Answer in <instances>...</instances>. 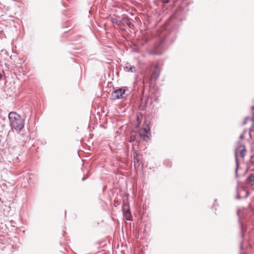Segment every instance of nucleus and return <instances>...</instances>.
I'll return each mask as SVG.
<instances>
[{
	"mask_svg": "<svg viewBox=\"0 0 254 254\" xmlns=\"http://www.w3.org/2000/svg\"><path fill=\"white\" fill-rule=\"evenodd\" d=\"M9 125L12 129L21 131L24 127V120L16 112H10L8 115Z\"/></svg>",
	"mask_w": 254,
	"mask_h": 254,
	"instance_id": "obj_1",
	"label": "nucleus"
},
{
	"mask_svg": "<svg viewBox=\"0 0 254 254\" xmlns=\"http://www.w3.org/2000/svg\"><path fill=\"white\" fill-rule=\"evenodd\" d=\"M138 133L140 138H142L144 140L146 141L149 140L151 134L148 125L144 123L143 124L142 128L139 130Z\"/></svg>",
	"mask_w": 254,
	"mask_h": 254,
	"instance_id": "obj_2",
	"label": "nucleus"
},
{
	"mask_svg": "<svg viewBox=\"0 0 254 254\" xmlns=\"http://www.w3.org/2000/svg\"><path fill=\"white\" fill-rule=\"evenodd\" d=\"M126 90L124 89H119L114 91L112 94V98L113 100H117L123 98L125 97Z\"/></svg>",
	"mask_w": 254,
	"mask_h": 254,
	"instance_id": "obj_3",
	"label": "nucleus"
},
{
	"mask_svg": "<svg viewBox=\"0 0 254 254\" xmlns=\"http://www.w3.org/2000/svg\"><path fill=\"white\" fill-rule=\"evenodd\" d=\"M123 211L124 215L127 220H130L131 217V215L130 212L129 205L127 204H124L123 205Z\"/></svg>",
	"mask_w": 254,
	"mask_h": 254,
	"instance_id": "obj_4",
	"label": "nucleus"
},
{
	"mask_svg": "<svg viewBox=\"0 0 254 254\" xmlns=\"http://www.w3.org/2000/svg\"><path fill=\"white\" fill-rule=\"evenodd\" d=\"M246 152V150L245 148V147L244 146L241 145L239 146V147L237 149V150L235 151V155L237 157L239 154H240V156L244 158L245 156Z\"/></svg>",
	"mask_w": 254,
	"mask_h": 254,
	"instance_id": "obj_5",
	"label": "nucleus"
},
{
	"mask_svg": "<svg viewBox=\"0 0 254 254\" xmlns=\"http://www.w3.org/2000/svg\"><path fill=\"white\" fill-rule=\"evenodd\" d=\"M153 67L154 68V69L151 74L150 79L155 80L157 79L159 75L160 70L157 65H154Z\"/></svg>",
	"mask_w": 254,
	"mask_h": 254,
	"instance_id": "obj_6",
	"label": "nucleus"
},
{
	"mask_svg": "<svg viewBox=\"0 0 254 254\" xmlns=\"http://www.w3.org/2000/svg\"><path fill=\"white\" fill-rule=\"evenodd\" d=\"M246 183L248 185L253 186L254 184V175L252 174L249 176L246 180Z\"/></svg>",
	"mask_w": 254,
	"mask_h": 254,
	"instance_id": "obj_7",
	"label": "nucleus"
},
{
	"mask_svg": "<svg viewBox=\"0 0 254 254\" xmlns=\"http://www.w3.org/2000/svg\"><path fill=\"white\" fill-rule=\"evenodd\" d=\"M137 157H138V154L136 152H134L133 153V157H134V162L135 163L136 162V163H138V159H137Z\"/></svg>",
	"mask_w": 254,
	"mask_h": 254,
	"instance_id": "obj_8",
	"label": "nucleus"
},
{
	"mask_svg": "<svg viewBox=\"0 0 254 254\" xmlns=\"http://www.w3.org/2000/svg\"><path fill=\"white\" fill-rule=\"evenodd\" d=\"M136 139V135L134 134L131 135L129 139L130 142H133Z\"/></svg>",
	"mask_w": 254,
	"mask_h": 254,
	"instance_id": "obj_9",
	"label": "nucleus"
},
{
	"mask_svg": "<svg viewBox=\"0 0 254 254\" xmlns=\"http://www.w3.org/2000/svg\"><path fill=\"white\" fill-rule=\"evenodd\" d=\"M112 22L114 23H116L119 25H120L121 24V23H122V22L121 21L118 20L116 18L112 19Z\"/></svg>",
	"mask_w": 254,
	"mask_h": 254,
	"instance_id": "obj_10",
	"label": "nucleus"
},
{
	"mask_svg": "<svg viewBox=\"0 0 254 254\" xmlns=\"http://www.w3.org/2000/svg\"><path fill=\"white\" fill-rule=\"evenodd\" d=\"M249 134L250 137L254 139V129L250 130Z\"/></svg>",
	"mask_w": 254,
	"mask_h": 254,
	"instance_id": "obj_11",
	"label": "nucleus"
},
{
	"mask_svg": "<svg viewBox=\"0 0 254 254\" xmlns=\"http://www.w3.org/2000/svg\"><path fill=\"white\" fill-rule=\"evenodd\" d=\"M126 68L127 69V71H130L131 72H133V69H134L133 66H127Z\"/></svg>",
	"mask_w": 254,
	"mask_h": 254,
	"instance_id": "obj_12",
	"label": "nucleus"
},
{
	"mask_svg": "<svg viewBox=\"0 0 254 254\" xmlns=\"http://www.w3.org/2000/svg\"><path fill=\"white\" fill-rule=\"evenodd\" d=\"M137 121L138 122V124H140L141 123V120L139 119V117L138 116H137Z\"/></svg>",
	"mask_w": 254,
	"mask_h": 254,
	"instance_id": "obj_13",
	"label": "nucleus"
},
{
	"mask_svg": "<svg viewBox=\"0 0 254 254\" xmlns=\"http://www.w3.org/2000/svg\"><path fill=\"white\" fill-rule=\"evenodd\" d=\"M139 141H137L136 143H135V145H133V148L134 149V146L135 145H137V146L139 145Z\"/></svg>",
	"mask_w": 254,
	"mask_h": 254,
	"instance_id": "obj_14",
	"label": "nucleus"
},
{
	"mask_svg": "<svg viewBox=\"0 0 254 254\" xmlns=\"http://www.w3.org/2000/svg\"><path fill=\"white\" fill-rule=\"evenodd\" d=\"M246 194L245 197H247L249 195V192L248 191H246Z\"/></svg>",
	"mask_w": 254,
	"mask_h": 254,
	"instance_id": "obj_15",
	"label": "nucleus"
},
{
	"mask_svg": "<svg viewBox=\"0 0 254 254\" xmlns=\"http://www.w3.org/2000/svg\"><path fill=\"white\" fill-rule=\"evenodd\" d=\"M169 1V0H166L165 1V2H168Z\"/></svg>",
	"mask_w": 254,
	"mask_h": 254,
	"instance_id": "obj_16",
	"label": "nucleus"
},
{
	"mask_svg": "<svg viewBox=\"0 0 254 254\" xmlns=\"http://www.w3.org/2000/svg\"><path fill=\"white\" fill-rule=\"evenodd\" d=\"M128 25H129V26H131V25H132V24H131L130 23H129L128 24Z\"/></svg>",
	"mask_w": 254,
	"mask_h": 254,
	"instance_id": "obj_17",
	"label": "nucleus"
},
{
	"mask_svg": "<svg viewBox=\"0 0 254 254\" xmlns=\"http://www.w3.org/2000/svg\"><path fill=\"white\" fill-rule=\"evenodd\" d=\"M154 66V65L152 66L151 69H152V68H153L154 69V68L153 67Z\"/></svg>",
	"mask_w": 254,
	"mask_h": 254,
	"instance_id": "obj_18",
	"label": "nucleus"
}]
</instances>
